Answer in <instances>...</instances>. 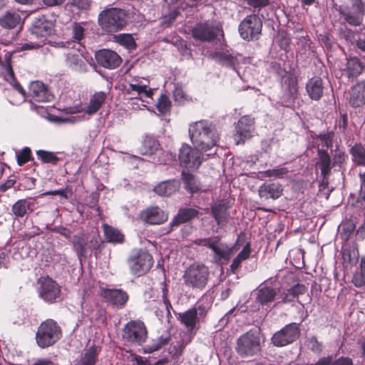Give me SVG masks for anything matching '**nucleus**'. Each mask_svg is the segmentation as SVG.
Instances as JSON below:
<instances>
[{
    "label": "nucleus",
    "mask_w": 365,
    "mask_h": 365,
    "mask_svg": "<svg viewBox=\"0 0 365 365\" xmlns=\"http://www.w3.org/2000/svg\"><path fill=\"white\" fill-rule=\"evenodd\" d=\"M189 134L194 147L201 151L212 148L219 139L215 125L205 120L190 124Z\"/></svg>",
    "instance_id": "nucleus-1"
},
{
    "label": "nucleus",
    "mask_w": 365,
    "mask_h": 365,
    "mask_svg": "<svg viewBox=\"0 0 365 365\" xmlns=\"http://www.w3.org/2000/svg\"><path fill=\"white\" fill-rule=\"evenodd\" d=\"M198 312H200L199 314L202 315L205 312V307L200 305L197 308H191L185 312L179 313L178 314V319L186 327L189 332V336H187V339L186 340H183L178 347L176 346H173V349H175V352L173 353L174 355H181L185 345L190 341L191 338L195 334L196 330L198 329L197 324L200 322V319L197 317Z\"/></svg>",
    "instance_id": "nucleus-2"
},
{
    "label": "nucleus",
    "mask_w": 365,
    "mask_h": 365,
    "mask_svg": "<svg viewBox=\"0 0 365 365\" xmlns=\"http://www.w3.org/2000/svg\"><path fill=\"white\" fill-rule=\"evenodd\" d=\"M262 349L259 329H250L237 340L236 351L242 357H251L258 354Z\"/></svg>",
    "instance_id": "nucleus-3"
},
{
    "label": "nucleus",
    "mask_w": 365,
    "mask_h": 365,
    "mask_svg": "<svg viewBox=\"0 0 365 365\" xmlns=\"http://www.w3.org/2000/svg\"><path fill=\"white\" fill-rule=\"evenodd\" d=\"M128 16L125 10L111 8L101 12L98 22L105 31L117 32L127 24Z\"/></svg>",
    "instance_id": "nucleus-4"
},
{
    "label": "nucleus",
    "mask_w": 365,
    "mask_h": 365,
    "mask_svg": "<svg viewBox=\"0 0 365 365\" xmlns=\"http://www.w3.org/2000/svg\"><path fill=\"white\" fill-rule=\"evenodd\" d=\"M209 275V270L206 266L193 263L185 269L182 279L186 287L202 290L207 283Z\"/></svg>",
    "instance_id": "nucleus-5"
},
{
    "label": "nucleus",
    "mask_w": 365,
    "mask_h": 365,
    "mask_svg": "<svg viewBox=\"0 0 365 365\" xmlns=\"http://www.w3.org/2000/svg\"><path fill=\"white\" fill-rule=\"evenodd\" d=\"M62 336L61 329L53 319H46L41 324L36 334L37 344L41 348L53 345Z\"/></svg>",
    "instance_id": "nucleus-6"
},
{
    "label": "nucleus",
    "mask_w": 365,
    "mask_h": 365,
    "mask_svg": "<svg viewBox=\"0 0 365 365\" xmlns=\"http://www.w3.org/2000/svg\"><path fill=\"white\" fill-rule=\"evenodd\" d=\"M343 19L351 26H359L363 21L364 5L361 0H348L336 9Z\"/></svg>",
    "instance_id": "nucleus-7"
},
{
    "label": "nucleus",
    "mask_w": 365,
    "mask_h": 365,
    "mask_svg": "<svg viewBox=\"0 0 365 365\" xmlns=\"http://www.w3.org/2000/svg\"><path fill=\"white\" fill-rule=\"evenodd\" d=\"M194 38L202 42H210L217 38L223 36L222 26L220 23L213 21H207L198 23L192 30Z\"/></svg>",
    "instance_id": "nucleus-8"
},
{
    "label": "nucleus",
    "mask_w": 365,
    "mask_h": 365,
    "mask_svg": "<svg viewBox=\"0 0 365 365\" xmlns=\"http://www.w3.org/2000/svg\"><path fill=\"white\" fill-rule=\"evenodd\" d=\"M262 22L256 14L247 16L239 25L240 36L247 41L258 39L262 31Z\"/></svg>",
    "instance_id": "nucleus-9"
},
{
    "label": "nucleus",
    "mask_w": 365,
    "mask_h": 365,
    "mask_svg": "<svg viewBox=\"0 0 365 365\" xmlns=\"http://www.w3.org/2000/svg\"><path fill=\"white\" fill-rule=\"evenodd\" d=\"M299 334V324L290 323L273 334L272 343L277 347L285 346L296 341Z\"/></svg>",
    "instance_id": "nucleus-10"
},
{
    "label": "nucleus",
    "mask_w": 365,
    "mask_h": 365,
    "mask_svg": "<svg viewBox=\"0 0 365 365\" xmlns=\"http://www.w3.org/2000/svg\"><path fill=\"white\" fill-rule=\"evenodd\" d=\"M147 330L143 322L131 321L123 329V337L128 342L141 345L147 339Z\"/></svg>",
    "instance_id": "nucleus-11"
},
{
    "label": "nucleus",
    "mask_w": 365,
    "mask_h": 365,
    "mask_svg": "<svg viewBox=\"0 0 365 365\" xmlns=\"http://www.w3.org/2000/svg\"><path fill=\"white\" fill-rule=\"evenodd\" d=\"M152 259V256L145 251L133 253L128 260L131 273L136 276L145 274L153 265Z\"/></svg>",
    "instance_id": "nucleus-12"
},
{
    "label": "nucleus",
    "mask_w": 365,
    "mask_h": 365,
    "mask_svg": "<svg viewBox=\"0 0 365 365\" xmlns=\"http://www.w3.org/2000/svg\"><path fill=\"white\" fill-rule=\"evenodd\" d=\"M200 151L195 148L192 149L187 144L182 145L179 153L180 165L190 169H197L202 163Z\"/></svg>",
    "instance_id": "nucleus-13"
},
{
    "label": "nucleus",
    "mask_w": 365,
    "mask_h": 365,
    "mask_svg": "<svg viewBox=\"0 0 365 365\" xmlns=\"http://www.w3.org/2000/svg\"><path fill=\"white\" fill-rule=\"evenodd\" d=\"M100 295L110 305L121 309L128 300V294L120 289H110L101 287Z\"/></svg>",
    "instance_id": "nucleus-14"
},
{
    "label": "nucleus",
    "mask_w": 365,
    "mask_h": 365,
    "mask_svg": "<svg viewBox=\"0 0 365 365\" xmlns=\"http://www.w3.org/2000/svg\"><path fill=\"white\" fill-rule=\"evenodd\" d=\"M40 287L38 289L39 297L47 302H53L60 296L58 284L49 277H43L39 279Z\"/></svg>",
    "instance_id": "nucleus-15"
},
{
    "label": "nucleus",
    "mask_w": 365,
    "mask_h": 365,
    "mask_svg": "<svg viewBox=\"0 0 365 365\" xmlns=\"http://www.w3.org/2000/svg\"><path fill=\"white\" fill-rule=\"evenodd\" d=\"M84 32L85 30L82 26L79 24H73L69 29V35L71 36V40L66 41V42H58V45L61 48H71L80 51L83 48L81 41L84 38Z\"/></svg>",
    "instance_id": "nucleus-16"
},
{
    "label": "nucleus",
    "mask_w": 365,
    "mask_h": 365,
    "mask_svg": "<svg viewBox=\"0 0 365 365\" xmlns=\"http://www.w3.org/2000/svg\"><path fill=\"white\" fill-rule=\"evenodd\" d=\"M96 62L108 69H114L120 66L121 58L115 51L108 49H102L96 53Z\"/></svg>",
    "instance_id": "nucleus-17"
},
{
    "label": "nucleus",
    "mask_w": 365,
    "mask_h": 365,
    "mask_svg": "<svg viewBox=\"0 0 365 365\" xmlns=\"http://www.w3.org/2000/svg\"><path fill=\"white\" fill-rule=\"evenodd\" d=\"M215 254V259L217 262L222 260L229 261L233 255L234 247H230L225 243L220 242L219 236L212 237L208 247Z\"/></svg>",
    "instance_id": "nucleus-18"
},
{
    "label": "nucleus",
    "mask_w": 365,
    "mask_h": 365,
    "mask_svg": "<svg viewBox=\"0 0 365 365\" xmlns=\"http://www.w3.org/2000/svg\"><path fill=\"white\" fill-rule=\"evenodd\" d=\"M255 119L250 115H244L240 118L236 125L237 144L243 143L245 139L252 135Z\"/></svg>",
    "instance_id": "nucleus-19"
},
{
    "label": "nucleus",
    "mask_w": 365,
    "mask_h": 365,
    "mask_svg": "<svg viewBox=\"0 0 365 365\" xmlns=\"http://www.w3.org/2000/svg\"><path fill=\"white\" fill-rule=\"evenodd\" d=\"M140 218L143 221L150 225H160L165 222L168 217V215L158 207H148L142 211Z\"/></svg>",
    "instance_id": "nucleus-20"
},
{
    "label": "nucleus",
    "mask_w": 365,
    "mask_h": 365,
    "mask_svg": "<svg viewBox=\"0 0 365 365\" xmlns=\"http://www.w3.org/2000/svg\"><path fill=\"white\" fill-rule=\"evenodd\" d=\"M29 94L31 101L34 102H48L53 98V96L48 91L44 84L38 81L31 83Z\"/></svg>",
    "instance_id": "nucleus-21"
},
{
    "label": "nucleus",
    "mask_w": 365,
    "mask_h": 365,
    "mask_svg": "<svg viewBox=\"0 0 365 365\" xmlns=\"http://www.w3.org/2000/svg\"><path fill=\"white\" fill-rule=\"evenodd\" d=\"M277 294V291L275 288L267 284H261L256 291V302L262 306L269 307Z\"/></svg>",
    "instance_id": "nucleus-22"
},
{
    "label": "nucleus",
    "mask_w": 365,
    "mask_h": 365,
    "mask_svg": "<svg viewBox=\"0 0 365 365\" xmlns=\"http://www.w3.org/2000/svg\"><path fill=\"white\" fill-rule=\"evenodd\" d=\"M125 90L132 98L140 99L142 101H147L153 95V91L148 88V85L128 84Z\"/></svg>",
    "instance_id": "nucleus-23"
},
{
    "label": "nucleus",
    "mask_w": 365,
    "mask_h": 365,
    "mask_svg": "<svg viewBox=\"0 0 365 365\" xmlns=\"http://www.w3.org/2000/svg\"><path fill=\"white\" fill-rule=\"evenodd\" d=\"M282 187L278 182L264 183L259 187V195L266 200H275L282 195Z\"/></svg>",
    "instance_id": "nucleus-24"
},
{
    "label": "nucleus",
    "mask_w": 365,
    "mask_h": 365,
    "mask_svg": "<svg viewBox=\"0 0 365 365\" xmlns=\"http://www.w3.org/2000/svg\"><path fill=\"white\" fill-rule=\"evenodd\" d=\"M306 91L311 99L314 101L319 100L324 91L322 79L319 77L310 78L306 84Z\"/></svg>",
    "instance_id": "nucleus-25"
},
{
    "label": "nucleus",
    "mask_w": 365,
    "mask_h": 365,
    "mask_svg": "<svg viewBox=\"0 0 365 365\" xmlns=\"http://www.w3.org/2000/svg\"><path fill=\"white\" fill-rule=\"evenodd\" d=\"M318 156L317 166L321 170L323 179L325 180L329 177L332 168L331 158L329 153L323 149H318Z\"/></svg>",
    "instance_id": "nucleus-26"
},
{
    "label": "nucleus",
    "mask_w": 365,
    "mask_h": 365,
    "mask_svg": "<svg viewBox=\"0 0 365 365\" xmlns=\"http://www.w3.org/2000/svg\"><path fill=\"white\" fill-rule=\"evenodd\" d=\"M21 17L19 11L10 10L0 17V26L6 29H11L20 24Z\"/></svg>",
    "instance_id": "nucleus-27"
},
{
    "label": "nucleus",
    "mask_w": 365,
    "mask_h": 365,
    "mask_svg": "<svg viewBox=\"0 0 365 365\" xmlns=\"http://www.w3.org/2000/svg\"><path fill=\"white\" fill-rule=\"evenodd\" d=\"M180 185V182L177 180H167L160 182L153 190L158 195L170 196L179 189Z\"/></svg>",
    "instance_id": "nucleus-28"
},
{
    "label": "nucleus",
    "mask_w": 365,
    "mask_h": 365,
    "mask_svg": "<svg viewBox=\"0 0 365 365\" xmlns=\"http://www.w3.org/2000/svg\"><path fill=\"white\" fill-rule=\"evenodd\" d=\"M35 200L33 198L21 199L12 206L11 211L16 217H23L28 210L33 211Z\"/></svg>",
    "instance_id": "nucleus-29"
},
{
    "label": "nucleus",
    "mask_w": 365,
    "mask_h": 365,
    "mask_svg": "<svg viewBox=\"0 0 365 365\" xmlns=\"http://www.w3.org/2000/svg\"><path fill=\"white\" fill-rule=\"evenodd\" d=\"M82 52L83 49L80 51L74 49L73 52L71 51L66 53V63L72 70L81 71L84 69L86 65L83 61Z\"/></svg>",
    "instance_id": "nucleus-30"
},
{
    "label": "nucleus",
    "mask_w": 365,
    "mask_h": 365,
    "mask_svg": "<svg viewBox=\"0 0 365 365\" xmlns=\"http://www.w3.org/2000/svg\"><path fill=\"white\" fill-rule=\"evenodd\" d=\"M107 93L103 91L96 92L90 98L89 103L86 109L88 115L95 114L104 104Z\"/></svg>",
    "instance_id": "nucleus-31"
},
{
    "label": "nucleus",
    "mask_w": 365,
    "mask_h": 365,
    "mask_svg": "<svg viewBox=\"0 0 365 365\" xmlns=\"http://www.w3.org/2000/svg\"><path fill=\"white\" fill-rule=\"evenodd\" d=\"M198 215V211L194 208L185 207L179 210L178 215L170 222L171 228L178 226L181 223H184L191 219L195 217Z\"/></svg>",
    "instance_id": "nucleus-32"
},
{
    "label": "nucleus",
    "mask_w": 365,
    "mask_h": 365,
    "mask_svg": "<svg viewBox=\"0 0 365 365\" xmlns=\"http://www.w3.org/2000/svg\"><path fill=\"white\" fill-rule=\"evenodd\" d=\"M213 57L215 61L222 66L233 68L235 71L237 69V66L239 64V61L237 56H233L228 51L215 52Z\"/></svg>",
    "instance_id": "nucleus-33"
},
{
    "label": "nucleus",
    "mask_w": 365,
    "mask_h": 365,
    "mask_svg": "<svg viewBox=\"0 0 365 365\" xmlns=\"http://www.w3.org/2000/svg\"><path fill=\"white\" fill-rule=\"evenodd\" d=\"M53 31L51 22L43 19H38L34 23L31 33L36 36L45 37L51 34Z\"/></svg>",
    "instance_id": "nucleus-34"
},
{
    "label": "nucleus",
    "mask_w": 365,
    "mask_h": 365,
    "mask_svg": "<svg viewBox=\"0 0 365 365\" xmlns=\"http://www.w3.org/2000/svg\"><path fill=\"white\" fill-rule=\"evenodd\" d=\"M103 230L107 242L113 244H121L124 242L123 234L117 228L103 224Z\"/></svg>",
    "instance_id": "nucleus-35"
},
{
    "label": "nucleus",
    "mask_w": 365,
    "mask_h": 365,
    "mask_svg": "<svg viewBox=\"0 0 365 365\" xmlns=\"http://www.w3.org/2000/svg\"><path fill=\"white\" fill-rule=\"evenodd\" d=\"M283 86L286 88V91L289 94V102L292 101L297 96L298 92V83L297 77L289 73L283 78Z\"/></svg>",
    "instance_id": "nucleus-36"
},
{
    "label": "nucleus",
    "mask_w": 365,
    "mask_h": 365,
    "mask_svg": "<svg viewBox=\"0 0 365 365\" xmlns=\"http://www.w3.org/2000/svg\"><path fill=\"white\" fill-rule=\"evenodd\" d=\"M349 103L355 108L361 107L365 104V87L358 86L352 88Z\"/></svg>",
    "instance_id": "nucleus-37"
},
{
    "label": "nucleus",
    "mask_w": 365,
    "mask_h": 365,
    "mask_svg": "<svg viewBox=\"0 0 365 365\" xmlns=\"http://www.w3.org/2000/svg\"><path fill=\"white\" fill-rule=\"evenodd\" d=\"M212 213L217 222V224L223 227L226 225L228 220V212L227 208L222 204H215L212 207Z\"/></svg>",
    "instance_id": "nucleus-38"
},
{
    "label": "nucleus",
    "mask_w": 365,
    "mask_h": 365,
    "mask_svg": "<svg viewBox=\"0 0 365 365\" xmlns=\"http://www.w3.org/2000/svg\"><path fill=\"white\" fill-rule=\"evenodd\" d=\"M160 148L158 141L152 136H146L140 148V154L143 155H152Z\"/></svg>",
    "instance_id": "nucleus-39"
},
{
    "label": "nucleus",
    "mask_w": 365,
    "mask_h": 365,
    "mask_svg": "<svg viewBox=\"0 0 365 365\" xmlns=\"http://www.w3.org/2000/svg\"><path fill=\"white\" fill-rule=\"evenodd\" d=\"M312 365H353V361L349 357L341 356L334 359L332 356H327L320 358Z\"/></svg>",
    "instance_id": "nucleus-40"
},
{
    "label": "nucleus",
    "mask_w": 365,
    "mask_h": 365,
    "mask_svg": "<svg viewBox=\"0 0 365 365\" xmlns=\"http://www.w3.org/2000/svg\"><path fill=\"white\" fill-rule=\"evenodd\" d=\"M363 69V66L356 57H349L347 58L346 65V71L349 77H356L359 76Z\"/></svg>",
    "instance_id": "nucleus-41"
},
{
    "label": "nucleus",
    "mask_w": 365,
    "mask_h": 365,
    "mask_svg": "<svg viewBox=\"0 0 365 365\" xmlns=\"http://www.w3.org/2000/svg\"><path fill=\"white\" fill-rule=\"evenodd\" d=\"M251 254V248L250 243H247L240 251V252L237 255V257L233 259L231 265L230 269L235 273V271L240 267V264L242 262L247 259Z\"/></svg>",
    "instance_id": "nucleus-42"
},
{
    "label": "nucleus",
    "mask_w": 365,
    "mask_h": 365,
    "mask_svg": "<svg viewBox=\"0 0 365 365\" xmlns=\"http://www.w3.org/2000/svg\"><path fill=\"white\" fill-rule=\"evenodd\" d=\"M342 258L344 265L346 267H353L359 259V252L356 248H346L343 250Z\"/></svg>",
    "instance_id": "nucleus-43"
},
{
    "label": "nucleus",
    "mask_w": 365,
    "mask_h": 365,
    "mask_svg": "<svg viewBox=\"0 0 365 365\" xmlns=\"http://www.w3.org/2000/svg\"><path fill=\"white\" fill-rule=\"evenodd\" d=\"M351 282L357 288L365 287V256L361 258L359 270L354 274Z\"/></svg>",
    "instance_id": "nucleus-44"
},
{
    "label": "nucleus",
    "mask_w": 365,
    "mask_h": 365,
    "mask_svg": "<svg viewBox=\"0 0 365 365\" xmlns=\"http://www.w3.org/2000/svg\"><path fill=\"white\" fill-rule=\"evenodd\" d=\"M87 241L88 239L83 234L76 235L73 237L71 242L73 250L77 252L79 257L85 255Z\"/></svg>",
    "instance_id": "nucleus-45"
},
{
    "label": "nucleus",
    "mask_w": 365,
    "mask_h": 365,
    "mask_svg": "<svg viewBox=\"0 0 365 365\" xmlns=\"http://www.w3.org/2000/svg\"><path fill=\"white\" fill-rule=\"evenodd\" d=\"M356 228V225L351 220H345L343 221L341 225L339 226V231L340 237L344 241H348L351 236L352 235L354 230Z\"/></svg>",
    "instance_id": "nucleus-46"
},
{
    "label": "nucleus",
    "mask_w": 365,
    "mask_h": 365,
    "mask_svg": "<svg viewBox=\"0 0 365 365\" xmlns=\"http://www.w3.org/2000/svg\"><path fill=\"white\" fill-rule=\"evenodd\" d=\"M182 180L185 189L191 193H195L200 190V185L195 176L192 174L182 172Z\"/></svg>",
    "instance_id": "nucleus-47"
},
{
    "label": "nucleus",
    "mask_w": 365,
    "mask_h": 365,
    "mask_svg": "<svg viewBox=\"0 0 365 365\" xmlns=\"http://www.w3.org/2000/svg\"><path fill=\"white\" fill-rule=\"evenodd\" d=\"M353 160L359 165H365V148L360 144H356L350 150Z\"/></svg>",
    "instance_id": "nucleus-48"
},
{
    "label": "nucleus",
    "mask_w": 365,
    "mask_h": 365,
    "mask_svg": "<svg viewBox=\"0 0 365 365\" xmlns=\"http://www.w3.org/2000/svg\"><path fill=\"white\" fill-rule=\"evenodd\" d=\"M115 41L119 44L123 46L129 50H133L136 47V43L131 34H120L114 36Z\"/></svg>",
    "instance_id": "nucleus-49"
},
{
    "label": "nucleus",
    "mask_w": 365,
    "mask_h": 365,
    "mask_svg": "<svg viewBox=\"0 0 365 365\" xmlns=\"http://www.w3.org/2000/svg\"><path fill=\"white\" fill-rule=\"evenodd\" d=\"M170 336L169 334H166L165 335H162L157 339L156 341H154L152 344L147 345L144 348V351L145 353H152L153 351L159 350L163 346L168 344L170 341Z\"/></svg>",
    "instance_id": "nucleus-50"
},
{
    "label": "nucleus",
    "mask_w": 365,
    "mask_h": 365,
    "mask_svg": "<svg viewBox=\"0 0 365 365\" xmlns=\"http://www.w3.org/2000/svg\"><path fill=\"white\" fill-rule=\"evenodd\" d=\"M96 349L91 347L86 351L81 360L76 365H94L96 363Z\"/></svg>",
    "instance_id": "nucleus-51"
},
{
    "label": "nucleus",
    "mask_w": 365,
    "mask_h": 365,
    "mask_svg": "<svg viewBox=\"0 0 365 365\" xmlns=\"http://www.w3.org/2000/svg\"><path fill=\"white\" fill-rule=\"evenodd\" d=\"M334 133L327 132L321 133L316 138V143L321 145L322 148H330L333 143Z\"/></svg>",
    "instance_id": "nucleus-52"
},
{
    "label": "nucleus",
    "mask_w": 365,
    "mask_h": 365,
    "mask_svg": "<svg viewBox=\"0 0 365 365\" xmlns=\"http://www.w3.org/2000/svg\"><path fill=\"white\" fill-rule=\"evenodd\" d=\"M36 155L42 163L56 164L58 160V158L52 152L38 150L36 151Z\"/></svg>",
    "instance_id": "nucleus-53"
},
{
    "label": "nucleus",
    "mask_w": 365,
    "mask_h": 365,
    "mask_svg": "<svg viewBox=\"0 0 365 365\" xmlns=\"http://www.w3.org/2000/svg\"><path fill=\"white\" fill-rule=\"evenodd\" d=\"M289 170L287 168L280 167L276 168L271 170H267L266 171L262 172L261 175L263 178H281L284 175H287Z\"/></svg>",
    "instance_id": "nucleus-54"
},
{
    "label": "nucleus",
    "mask_w": 365,
    "mask_h": 365,
    "mask_svg": "<svg viewBox=\"0 0 365 365\" xmlns=\"http://www.w3.org/2000/svg\"><path fill=\"white\" fill-rule=\"evenodd\" d=\"M305 344L308 349L315 353H320L322 350V344L317 341V338L311 336L307 338Z\"/></svg>",
    "instance_id": "nucleus-55"
},
{
    "label": "nucleus",
    "mask_w": 365,
    "mask_h": 365,
    "mask_svg": "<svg viewBox=\"0 0 365 365\" xmlns=\"http://www.w3.org/2000/svg\"><path fill=\"white\" fill-rule=\"evenodd\" d=\"M171 103L169 98L162 95L158 102L157 108L161 113H167L170 108Z\"/></svg>",
    "instance_id": "nucleus-56"
},
{
    "label": "nucleus",
    "mask_w": 365,
    "mask_h": 365,
    "mask_svg": "<svg viewBox=\"0 0 365 365\" xmlns=\"http://www.w3.org/2000/svg\"><path fill=\"white\" fill-rule=\"evenodd\" d=\"M31 155V149L28 147L24 148L21 152L16 153L17 163L22 165L30 160Z\"/></svg>",
    "instance_id": "nucleus-57"
},
{
    "label": "nucleus",
    "mask_w": 365,
    "mask_h": 365,
    "mask_svg": "<svg viewBox=\"0 0 365 365\" xmlns=\"http://www.w3.org/2000/svg\"><path fill=\"white\" fill-rule=\"evenodd\" d=\"M68 193L67 190H56L43 192L42 195H59L65 199H68Z\"/></svg>",
    "instance_id": "nucleus-58"
},
{
    "label": "nucleus",
    "mask_w": 365,
    "mask_h": 365,
    "mask_svg": "<svg viewBox=\"0 0 365 365\" xmlns=\"http://www.w3.org/2000/svg\"><path fill=\"white\" fill-rule=\"evenodd\" d=\"M291 292L294 293V295L297 298L299 295L303 294L307 291V287L304 284H297L294 287L290 288Z\"/></svg>",
    "instance_id": "nucleus-59"
},
{
    "label": "nucleus",
    "mask_w": 365,
    "mask_h": 365,
    "mask_svg": "<svg viewBox=\"0 0 365 365\" xmlns=\"http://www.w3.org/2000/svg\"><path fill=\"white\" fill-rule=\"evenodd\" d=\"M282 302L284 303H289L294 302L297 297L294 295V293L289 289L286 292H284L282 295Z\"/></svg>",
    "instance_id": "nucleus-60"
},
{
    "label": "nucleus",
    "mask_w": 365,
    "mask_h": 365,
    "mask_svg": "<svg viewBox=\"0 0 365 365\" xmlns=\"http://www.w3.org/2000/svg\"><path fill=\"white\" fill-rule=\"evenodd\" d=\"M175 101L181 103L184 101L185 93L181 88L176 87L173 91Z\"/></svg>",
    "instance_id": "nucleus-61"
},
{
    "label": "nucleus",
    "mask_w": 365,
    "mask_h": 365,
    "mask_svg": "<svg viewBox=\"0 0 365 365\" xmlns=\"http://www.w3.org/2000/svg\"><path fill=\"white\" fill-rule=\"evenodd\" d=\"M247 3L255 8L261 9L269 4V0H247Z\"/></svg>",
    "instance_id": "nucleus-62"
},
{
    "label": "nucleus",
    "mask_w": 365,
    "mask_h": 365,
    "mask_svg": "<svg viewBox=\"0 0 365 365\" xmlns=\"http://www.w3.org/2000/svg\"><path fill=\"white\" fill-rule=\"evenodd\" d=\"M54 232L60 234L66 239H71V231L64 227H57L53 230Z\"/></svg>",
    "instance_id": "nucleus-63"
},
{
    "label": "nucleus",
    "mask_w": 365,
    "mask_h": 365,
    "mask_svg": "<svg viewBox=\"0 0 365 365\" xmlns=\"http://www.w3.org/2000/svg\"><path fill=\"white\" fill-rule=\"evenodd\" d=\"M356 237L358 240L365 239V218L361 225L356 230Z\"/></svg>",
    "instance_id": "nucleus-64"
}]
</instances>
